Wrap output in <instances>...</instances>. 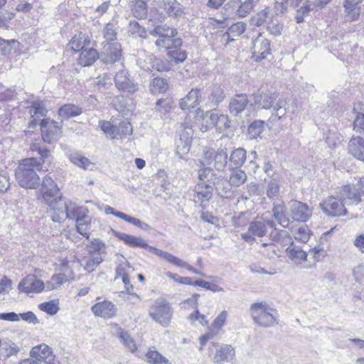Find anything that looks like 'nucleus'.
<instances>
[{"mask_svg":"<svg viewBox=\"0 0 364 364\" xmlns=\"http://www.w3.org/2000/svg\"><path fill=\"white\" fill-rule=\"evenodd\" d=\"M254 106L257 109H271L269 123H275L285 117L287 102L283 98H278V94L271 90H258L253 95Z\"/></svg>","mask_w":364,"mask_h":364,"instance_id":"1","label":"nucleus"},{"mask_svg":"<svg viewBox=\"0 0 364 364\" xmlns=\"http://www.w3.org/2000/svg\"><path fill=\"white\" fill-rule=\"evenodd\" d=\"M360 196L352 191L350 186H343L337 197L330 196L325 201L320 203L323 212L332 217H339L347 214L345 204H358L360 202Z\"/></svg>","mask_w":364,"mask_h":364,"instance_id":"2","label":"nucleus"},{"mask_svg":"<svg viewBox=\"0 0 364 364\" xmlns=\"http://www.w3.org/2000/svg\"><path fill=\"white\" fill-rule=\"evenodd\" d=\"M43 165V160H36L34 157L23 159L15 171V177L18 185L26 189H36L39 186L40 177L36 173Z\"/></svg>","mask_w":364,"mask_h":364,"instance_id":"3","label":"nucleus"},{"mask_svg":"<svg viewBox=\"0 0 364 364\" xmlns=\"http://www.w3.org/2000/svg\"><path fill=\"white\" fill-rule=\"evenodd\" d=\"M254 322L259 326L269 328L278 323V313L265 301L255 302L250 308Z\"/></svg>","mask_w":364,"mask_h":364,"instance_id":"4","label":"nucleus"},{"mask_svg":"<svg viewBox=\"0 0 364 364\" xmlns=\"http://www.w3.org/2000/svg\"><path fill=\"white\" fill-rule=\"evenodd\" d=\"M88 210L84 206H77L72 202H60L56 208L50 215L51 219L54 222L60 223L65 218L75 220L76 223L79 220L88 218Z\"/></svg>","mask_w":364,"mask_h":364,"instance_id":"5","label":"nucleus"},{"mask_svg":"<svg viewBox=\"0 0 364 364\" xmlns=\"http://www.w3.org/2000/svg\"><path fill=\"white\" fill-rule=\"evenodd\" d=\"M149 315L155 322L164 327H167L171 323L173 310L168 301L160 297L156 299L150 306Z\"/></svg>","mask_w":364,"mask_h":364,"instance_id":"6","label":"nucleus"},{"mask_svg":"<svg viewBox=\"0 0 364 364\" xmlns=\"http://www.w3.org/2000/svg\"><path fill=\"white\" fill-rule=\"evenodd\" d=\"M41 191L48 205V213L50 215L53 211H56L60 202H63L60 195L59 189L54 181L47 176L43 180Z\"/></svg>","mask_w":364,"mask_h":364,"instance_id":"7","label":"nucleus"},{"mask_svg":"<svg viewBox=\"0 0 364 364\" xmlns=\"http://www.w3.org/2000/svg\"><path fill=\"white\" fill-rule=\"evenodd\" d=\"M274 222L262 215L260 220L250 223L247 231L241 234V237L247 242H253L256 237H262L267 233L268 229L274 228Z\"/></svg>","mask_w":364,"mask_h":364,"instance_id":"8","label":"nucleus"},{"mask_svg":"<svg viewBox=\"0 0 364 364\" xmlns=\"http://www.w3.org/2000/svg\"><path fill=\"white\" fill-rule=\"evenodd\" d=\"M41 130L43 141L48 144L56 141L62 134L61 125L58 122L49 119L41 120Z\"/></svg>","mask_w":364,"mask_h":364,"instance_id":"9","label":"nucleus"},{"mask_svg":"<svg viewBox=\"0 0 364 364\" xmlns=\"http://www.w3.org/2000/svg\"><path fill=\"white\" fill-rule=\"evenodd\" d=\"M289 209L293 220L306 222L312 214L311 208L303 202L291 200L288 203Z\"/></svg>","mask_w":364,"mask_h":364,"instance_id":"10","label":"nucleus"},{"mask_svg":"<svg viewBox=\"0 0 364 364\" xmlns=\"http://www.w3.org/2000/svg\"><path fill=\"white\" fill-rule=\"evenodd\" d=\"M112 332L114 336H117L120 343L132 353H134L138 350V345L131 334L123 329L119 324L112 323L110 324Z\"/></svg>","mask_w":364,"mask_h":364,"instance_id":"11","label":"nucleus"},{"mask_svg":"<svg viewBox=\"0 0 364 364\" xmlns=\"http://www.w3.org/2000/svg\"><path fill=\"white\" fill-rule=\"evenodd\" d=\"M30 357L39 362V364H53L55 355L52 348L45 343L36 346L29 352Z\"/></svg>","mask_w":364,"mask_h":364,"instance_id":"12","label":"nucleus"},{"mask_svg":"<svg viewBox=\"0 0 364 364\" xmlns=\"http://www.w3.org/2000/svg\"><path fill=\"white\" fill-rule=\"evenodd\" d=\"M114 82L117 88L124 92L134 93L138 90V84L130 77L127 70H122L116 73Z\"/></svg>","mask_w":364,"mask_h":364,"instance_id":"13","label":"nucleus"},{"mask_svg":"<svg viewBox=\"0 0 364 364\" xmlns=\"http://www.w3.org/2000/svg\"><path fill=\"white\" fill-rule=\"evenodd\" d=\"M121 46L117 42H107L101 50V59L105 63H113L119 60Z\"/></svg>","mask_w":364,"mask_h":364,"instance_id":"14","label":"nucleus"},{"mask_svg":"<svg viewBox=\"0 0 364 364\" xmlns=\"http://www.w3.org/2000/svg\"><path fill=\"white\" fill-rule=\"evenodd\" d=\"M193 131L191 127H186L180 134V138L176 143V153L182 158L187 154L191 149Z\"/></svg>","mask_w":364,"mask_h":364,"instance_id":"15","label":"nucleus"},{"mask_svg":"<svg viewBox=\"0 0 364 364\" xmlns=\"http://www.w3.org/2000/svg\"><path fill=\"white\" fill-rule=\"evenodd\" d=\"M109 232L117 237L118 239L124 242V243L132 248H147L149 250L150 245L141 237H136L124 232L117 231L112 228H109Z\"/></svg>","mask_w":364,"mask_h":364,"instance_id":"16","label":"nucleus"},{"mask_svg":"<svg viewBox=\"0 0 364 364\" xmlns=\"http://www.w3.org/2000/svg\"><path fill=\"white\" fill-rule=\"evenodd\" d=\"M18 288L26 293H40L44 290L45 284L35 275L29 274L18 284Z\"/></svg>","mask_w":364,"mask_h":364,"instance_id":"17","label":"nucleus"},{"mask_svg":"<svg viewBox=\"0 0 364 364\" xmlns=\"http://www.w3.org/2000/svg\"><path fill=\"white\" fill-rule=\"evenodd\" d=\"M269 53V41L259 33L253 42L252 56L257 61L265 58Z\"/></svg>","mask_w":364,"mask_h":364,"instance_id":"18","label":"nucleus"},{"mask_svg":"<svg viewBox=\"0 0 364 364\" xmlns=\"http://www.w3.org/2000/svg\"><path fill=\"white\" fill-rule=\"evenodd\" d=\"M91 311L97 316L109 318L116 316L117 309L112 302L105 300L93 305Z\"/></svg>","mask_w":364,"mask_h":364,"instance_id":"19","label":"nucleus"},{"mask_svg":"<svg viewBox=\"0 0 364 364\" xmlns=\"http://www.w3.org/2000/svg\"><path fill=\"white\" fill-rule=\"evenodd\" d=\"M213 188L210 184L197 183L193 188V200L196 203L208 202L213 196Z\"/></svg>","mask_w":364,"mask_h":364,"instance_id":"20","label":"nucleus"},{"mask_svg":"<svg viewBox=\"0 0 364 364\" xmlns=\"http://www.w3.org/2000/svg\"><path fill=\"white\" fill-rule=\"evenodd\" d=\"M235 351L231 345L221 344L216 348L213 362L216 364H221L225 362H231L235 359Z\"/></svg>","mask_w":364,"mask_h":364,"instance_id":"21","label":"nucleus"},{"mask_svg":"<svg viewBox=\"0 0 364 364\" xmlns=\"http://www.w3.org/2000/svg\"><path fill=\"white\" fill-rule=\"evenodd\" d=\"M272 213L274 219L278 224L284 228H287L290 224L291 218L287 212L284 202L274 203L272 208Z\"/></svg>","mask_w":364,"mask_h":364,"instance_id":"22","label":"nucleus"},{"mask_svg":"<svg viewBox=\"0 0 364 364\" xmlns=\"http://www.w3.org/2000/svg\"><path fill=\"white\" fill-rule=\"evenodd\" d=\"M28 112L31 119L29 122V127L33 128L37 124L38 118L46 116L47 109L42 102L34 101L31 106L28 108Z\"/></svg>","mask_w":364,"mask_h":364,"instance_id":"23","label":"nucleus"},{"mask_svg":"<svg viewBox=\"0 0 364 364\" xmlns=\"http://www.w3.org/2000/svg\"><path fill=\"white\" fill-rule=\"evenodd\" d=\"M348 151L355 158L364 161V139L360 136H353L348 143Z\"/></svg>","mask_w":364,"mask_h":364,"instance_id":"24","label":"nucleus"},{"mask_svg":"<svg viewBox=\"0 0 364 364\" xmlns=\"http://www.w3.org/2000/svg\"><path fill=\"white\" fill-rule=\"evenodd\" d=\"M247 96L244 94L237 95L230 100L229 104L230 112L236 116L245 110L248 104Z\"/></svg>","mask_w":364,"mask_h":364,"instance_id":"25","label":"nucleus"},{"mask_svg":"<svg viewBox=\"0 0 364 364\" xmlns=\"http://www.w3.org/2000/svg\"><path fill=\"white\" fill-rule=\"evenodd\" d=\"M199 89H192L180 100L179 105L183 110L195 108L199 105Z\"/></svg>","mask_w":364,"mask_h":364,"instance_id":"26","label":"nucleus"},{"mask_svg":"<svg viewBox=\"0 0 364 364\" xmlns=\"http://www.w3.org/2000/svg\"><path fill=\"white\" fill-rule=\"evenodd\" d=\"M20 351V348L11 341H3L0 345V360H6L16 356Z\"/></svg>","mask_w":364,"mask_h":364,"instance_id":"27","label":"nucleus"},{"mask_svg":"<svg viewBox=\"0 0 364 364\" xmlns=\"http://www.w3.org/2000/svg\"><path fill=\"white\" fill-rule=\"evenodd\" d=\"M163 9L166 14L174 18H178L182 16L184 12L183 6L176 0H162Z\"/></svg>","mask_w":364,"mask_h":364,"instance_id":"28","label":"nucleus"},{"mask_svg":"<svg viewBox=\"0 0 364 364\" xmlns=\"http://www.w3.org/2000/svg\"><path fill=\"white\" fill-rule=\"evenodd\" d=\"M69 160L74 165L84 170H93L95 168V164L79 152L70 154L69 155Z\"/></svg>","mask_w":364,"mask_h":364,"instance_id":"29","label":"nucleus"},{"mask_svg":"<svg viewBox=\"0 0 364 364\" xmlns=\"http://www.w3.org/2000/svg\"><path fill=\"white\" fill-rule=\"evenodd\" d=\"M208 92V102L212 105H218L225 97L223 89L219 85L210 86Z\"/></svg>","mask_w":364,"mask_h":364,"instance_id":"30","label":"nucleus"},{"mask_svg":"<svg viewBox=\"0 0 364 364\" xmlns=\"http://www.w3.org/2000/svg\"><path fill=\"white\" fill-rule=\"evenodd\" d=\"M149 252L154 253L155 255L159 257L161 259H164L166 262L178 267H180L181 266H183V264H184L183 260L181 259L180 258L174 256L173 255L166 251H164L162 250L151 246L149 247Z\"/></svg>","mask_w":364,"mask_h":364,"instance_id":"31","label":"nucleus"},{"mask_svg":"<svg viewBox=\"0 0 364 364\" xmlns=\"http://www.w3.org/2000/svg\"><path fill=\"white\" fill-rule=\"evenodd\" d=\"M302 0H293V2L296 3L297 6ZM323 5L315 4L314 0H306L305 4L299 8L296 13L295 19L298 23L304 21V17L308 14L310 11L313 9L314 6H323Z\"/></svg>","mask_w":364,"mask_h":364,"instance_id":"32","label":"nucleus"},{"mask_svg":"<svg viewBox=\"0 0 364 364\" xmlns=\"http://www.w3.org/2000/svg\"><path fill=\"white\" fill-rule=\"evenodd\" d=\"M98 57L99 55L95 49L85 48L80 52L78 63L82 66H89L93 64Z\"/></svg>","mask_w":364,"mask_h":364,"instance_id":"33","label":"nucleus"},{"mask_svg":"<svg viewBox=\"0 0 364 364\" xmlns=\"http://www.w3.org/2000/svg\"><path fill=\"white\" fill-rule=\"evenodd\" d=\"M175 36H167L165 38H158L155 41V45L159 48L165 50H171L176 48L182 45V40L181 38H174Z\"/></svg>","mask_w":364,"mask_h":364,"instance_id":"34","label":"nucleus"},{"mask_svg":"<svg viewBox=\"0 0 364 364\" xmlns=\"http://www.w3.org/2000/svg\"><path fill=\"white\" fill-rule=\"evenodd\" d=\"M90 43L87 36L84 33L75 35L70 41L69 46L75 52L82 51L85 49L87 45Z\"/></svg>","mask_w":364,"mask_h":364,"instance_id":"35","label":"nucleus"},{"mask_svg":"<svg viewBox=\"0 0 364 364\" xmlns=\"http://www.w3.org/2000/svg\"><path fill=\"white\" fill-rule=\"evenodd\" d=\"M215 178L214 171L210 168L204 167L198 171V183L210 184L213 186Z\"/></svg>","mask_w":364,"mask_h":364,"instance_id":"36","label":"nucleus"},{"mask_svg":"<svg viewBox=\"0 0 364 364\" xmlns=\"http://www.w3.org/2000/svg\"><path fill=\"white\" fill-rule=\"evenodd\" d=\"M291 233L296 240L302 242H306L310 237V230L305 224H301L292 228Z\"/></svg>","mask_w":364,"mask_h":364,"instance_id":"37","label":"nucleus"},{"mask_svg":"<svg viewBox=\"0 0 364 364\" xmlns=\"http://www.w3.org/2000/svg\"><path fill=\"white\" fill-rule=\"evenodd\" d=\"M288 257L291 260L306 261L307 254L300 247L291 243L286 250Z\"/></svg>","mask_w":364,"mask_h":364,"instance_id":"38","label":"nucleus"},{"mask_svg":"<svg viewBox=\"0 0 364 364\" xmlns=\"http://www.w3.org/2000/svg\"><path fill=\"white\" fill-rule=\"evenodd\" d=\"M247 180V174L245 171L233 168L230 174V185L234 187H239Z\"/></svg>","mask_w":364,"mask_h":364,"instance_id":"39","label":"nucleus"},{"mask_svg":"<svg viewBox=\"0 0 364 364\" xmlns=\"http://www.w3.org/2000/svg\"><path fill=\"white\" fill-rule=\"evenodd\" d=\"M246 160V151L242 148L235 149L230 156V165L232 168H238L243 165Z\"/></svg>","mask_w":364,"mask_h":364,"instance_id":"40","label":"nucleus"},{"mask_svg":"<svg viewBox=\"0 0 364 364\" xmlns=\"http://www.w3.org/2000/svg\"><path fill=\"white\" fill-rule=\"evenodd\" d=\"M217 112L215 111H208L202 117V124L200 131L205 132L215 125Z\"/></svg>","mask_w":364,"mask_h":364,"instance_id":"41","label":"nucleus"},{"mask_svg":"<svg viewBox=\"0 0 364 364\" xmlns=\"http://www.w3.org/2000/svg\"><path fill=\"white\" fill-rule=\"evenodd\" d=\"M145 356L149 364H171L166 357L154 349H149Z\"/></svg>","mask_w":364,"mask_h":364,"instance_id":"42","label":"nucleus"},{"mask_svg":"<svg viewBox=\"0 0 364 364\" xmlns=\"http://www.w3.org/2000/svg\"><path fill=\"white\" fill-rule=\"evenodd\" d=\"M132 12L136 18H143L147 16V5L144 0H134L132 4Z\"/></svg>","mask_w":364,"mask_h":364,"instance_id":"43","label":"nucleus"},{"mask_svg":"<svg viewBox=\"0 0 364 364\" xmlns=\"http://www.w3.org/2000/svg\"><path fill=\"white\" fill-rule=\"evenodd\" d=\"M245 30L246 24L242 21H238L230 26L224 36H227L228 39L233 41V38L240 36Z\"/></svg>","mask_w":364,"mask_h":364,"instance_id":"44","label":"nucleus"},{"mask_svg":"<svg viewBox=\"0 0 364 364\" xmlns=\"http://www.w3.org/2000/svg\"><path fill=\"white\" fill-rule=\"evenodd\" d=\"M269 20H271L269 9L266 8L252 16L250 18V23L253 26H260L268 23Z\"/></svg>","mask_w":364,"mask_h":364,"instance_id":"45","label":"nucleus"},{"mask_svg":"<svg viewBox=\"0 0 364 364\" xmlns=\"http://www.w3.org/2000/svg\"><path fill=\"white\" fill-rule=\"evenodd\" d=\"M82 113V109L74 105H65L59 109V115L63 118L77 116Z\"/></svg>","mask_w":364,"mask_h":364,"instance_id":"46","label":"nucleus"},{"mask_svg":"<svg viewBox=\"0 0 364 364\" xmlns=\"http://www.w3.org/2000/svg\"><path fill=\"white\" fill-rule=\"evenodd\" d=\"M168 61L170 63H174L175 64H179L183 63L187 58V53L185 50L181 49L172 48L167 53Z\"/></svg>","mask_w":364,"mask_h":364,"instance_id":"47","label":"nucleus"},{"mask_svg":"<svg viewBox=\"0 0 364 364\" xmlns=\"http://www.w3.org/2000/svg\"><path fill=\"white\" fill-rule=\"evenodd\" d=\"M264 122L262 120H255L248 127L247 134L251 139H257L264 131Z\"/></svg>","mask_w":364,"mask_h":364,"instance_id":"48","label":"nucleus"},{"mask_svg":"<svg viewBox=\"0 0 364 364\" xmlns=\"http://www.w3.org/2000/svg\"><path fill=\"white\" fill-rule=\"evenodd\" d=\"M234 3L239 4L237 12L240 17L246 16L255 6L253 0H245L244 1L241 0H234Z\"/></svg>","mask_w":364,"mask_h":364,"instance_id":"49","label":"nucleus"},{"mask_svg":"<svg viewBox=\"0 0 364 364\" xmlns=\"http://www.w3.org/2000/svg\"><path fill=\"white\" fill-rule=\"evenodd\" d=\"M150 34L153 36H158L159 38H161L169 36H176L177 31L176 29L171 28L166 26H159L150 31Z\"/></svg>","mask_w":364,"mask_h":364,"instance_id":"50","label":"nucleus"},{"mask_svg":"<svg viewBox=\"0 0 364 364\" xmlns=\"http://www.w3.org/2000/svg\"><path fill=\"white\" fill-rule=\"evenodd\" d=\"M345 9V18L346 21H353L358 18L360 14V8L359 6H353L343 4Z\"/></svg>","mask_w":364,"mask_h":364,"instance_id":"51","label":"nucleus"},{"mask_svg":"<svg viewBox=\"0 0 364 364\" xmlns=\"http://www.w3.org/2000/svg\"><path fill=\"white\" fill-rule=\"evenodd\" d=\"M65 281V275L61 274H54L51 279L46 282L45 288L48 291L59 288Z\"/></svg>","mask_w":364,"mask_h":364,"instance_id":"52","label":"nucleus"},{"mask_svg":"<svg viewBox=\"0 0 364 364\" xmlns=\"http://www.w3.org/2000/svg\"><path fill=\"white\" fill-rule=\"evenodd\" d=\"M132 127L129 121L124 119L117 125V138H122L124 136L132 134Z\"/></svg>","mask_w":364,"mask_h":364,"instance_id":"53","label":"nucleus"},{"mask_svg":"<svg viewBox=\"0 0 364 364\" xmlns=\"http://www.w3.org/2000/svg\"><path fill=\"white\" fill-rule=\"evenodd\" d=\"M228 154L223 149L218 150L215 153L214 158V167L217 170H222L227 164Z\"/></svg>","mask_w":364,"mask_h":364,"instance_id":"54","label":"nucleus"},{"mask_svg":"<svg viewBox=\"0 0 364 364\" xmlns=\"http://www.w3.org/2000/svg\"><path fill=\"white\" fill-rule=\"evenodd\" d=\"M58 300H51L50 301L43 302L39 304V309L50 315L55 314L59 310Z\"/></svg>","mask_w":364,"mask_h":364,"instance_id":"55","label":"nucleus"},{"mask_svg":"<svg viewBox=\"0 0 364 364\" xmlns=\"http://www.w3.org/2000/svg\"><path fill=\"white\" fill-rule=\"evenodd\" d=\"M168 84L166 80L161 77H155L153 79L151 85V91L153 93L164 92L166 90Z\"/></svg>","mask_w":364,"mask_h":364,"instance_id":"56","label":"nucleus"},{"mask_svg":"<svg viewBox=\"0 0 364 364\" xmlns=\"http://www.w3.org/2000/svg\"><path fill=\"white\" fill-rule=\"evenodd\" d=\"M90 220L88 218H86L83 220L82 221L79 220L76 223V229L77 231L84 237H85L87 239L90 238Z\"/></svg>","mask_w":364,"mask_h":364,"instance_id":"57","label":"nucleus"},{"mask_svg":"<svg viewBox=\"0 0 364 364\" xmlns=\"http://www.w3.org/2000/svg\"><path fill=\"white\" fill-rule=\"evenodd\" d=\"M121 216V219L124 220V221L131 223L134 225L136 227L139 228L141 230H147L149 229V225L144 223L143 221L140 220L138 218L132 217L126 213H124L123 215H119Z\"/></svg>","mask_w":364,"mask_h":364,"instance_id":"58","label":"nucleus"},{"mask_svg":"<svg viewBox=\"0 0 364 364\" xmlns=\"http://www.w3.org/2000/svg\"><path fill=\"white\" fill-rule=\"evenodd\" d=\"M30 150L37 152L41 156V157L35 159L36 160H43V164L45 163L46 159L50 155V151L46 148H41L40 143L38 142L32 143L30 146Z\"/></svg>","mask_w":364,"mask_h":364,"instance_id":"59","label":"nucleus"},{"mask_svg":"<svg viewBox=\"0 0 364 364\" xmlns=\"http://www.w3.org/2000/svg\"><path fill=\"white\" fill-rule=\"evenodd\" d=\"M263 250H261L262 254L269 259H275L277 257V249L276 246L271 244L263 243Z\"/></svg>","mask_w":364,"mask_h":364,"instance_id":"60","label":"nucleus"},{"mask_svg":"<svg viewBox=\"0 0 364 364\" xmlns=\"http://www.w3.org/2000/svg\"><path fill=\"white\" fill-rule=\"evenodd\" d=\"M129 32H130L134 37L144 38L146 36L145 28L141 26L136 21H130Z\"/></svg>","mask_w":364,"mask_h":364,"instance_id":"61","label":"nucleus"},{"mask_svg":"<svg viewBox=\"0 0 364 364\" xmlns=\"http://www.w3.org/2000/svg\"><path fill=\"white\" fill-rule=\"evenodd\" d=\"M215 127L220 132H222L223 131L230 127V121L228 115L219 114L217 112Z\"/></svg>","mask_w":364,"mask_h":364,"instance_id":"62","label":"nucleus"},{"mask_svg":"<svg viewBox=\"0 0 364 364\" xmlns=\"http://www.w3.org/2000/svg\"><path fill=\"white\" fill-rule=\"evenodd\" d=\"M172 108V102L168 99H161L156 102V109L158 112L165 114L171 111Z\"/></svg>","mask_w":364,"mask_h":364,"instance_id":"63","label":"nucleus"},{"mask_svg":"<svg viewBox=\"0 0 364 364\" xmlns=\"http://www.w3.org/2000/svg\"><path fill=\"white\" fill-rule=\"evenodd\" d=\"M104 38L107 41H113L116 39L117 31L114 24L109 23H107L103 31Z\"/></svg>","mask_w":364,"mask_h":364,"instance_id":"64","label":"nucleus"}]
</instances>
